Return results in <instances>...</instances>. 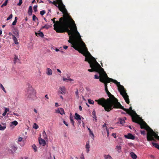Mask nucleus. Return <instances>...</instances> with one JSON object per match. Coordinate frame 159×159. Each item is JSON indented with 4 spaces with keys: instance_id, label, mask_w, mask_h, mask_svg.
Masks as SVG:
<instances>
[{
    "instance_id": "obj_31",
    "label": "nucleus",
    "mask_w": 159,
    "mask_h": 159,
    "mask_svg": "<svg viewBox=\"0 0 159 159\" xmlns=\"http://www.w3.org/2000/svg\"><path fill=\"white\" fill-rule=\"evenodd\" d=\"M85 148L87 149H89L90 148L89 143V141L86 142V145L85 146Z\"/></svg>"
},
{
    "instance_id": "obj_47",
    "label": "nucleus",
    "mask_w": 159,
    "mask_h": 159,
    "mask_svg": "<svg viewBox=\"0 0 159 159\" xmlns=\"http://www.w3.org/2000/svg\"><path fill=\"white\" fill-rule=\"evenodd\" d=\"M8 2V0H6L5 1V2L4 3H3V5H5V6H6V5L7 4Z\"/></svg>"
},
{
    "instance_id": "obj_20",
    "label": "nucleus",
    "mask_w": 159,
    "mask_h": 159,
    "mask_svg": "<svg viewBox=\"0 0 159 159\" xmlns=\"http://www.w3.org/2000/svg\"><path fill=\"white\" fill-rule=\"evenodd\" d=\"M57 113H59L61 115L64 114V110L62 108H60V109H58V111H57Z\"/></svg>"
},
{
    "instance_id": "obj_21",
    "label": "nucleus",
    "mask_w": 159,
    "mask_h": 159,
    "mask_svg": "<svg viewBox=\"0 0 159 159\" xmlns=\"http://www.w3.org/2000/svg\"><path fill=\"white\" fill-rule=\"evenodd\" d=\"M131 157L134 159H136L137 158V155L133 152H131L130 153Z\"/></svg>"
},
{
    "instance_id": "obj_24",
    "label": "nucleus",
    "mask_w": 159,
    "mask_h": 159,
    "mask_svg": "<svg viewBox=\"0 0 159 159\" xmlns=\"http://www.w3.org/2000/svg\"><path fill=\"white\" fill-rule=\"evenodd\" d=\"M33 10H32V6H30L29 8V10L28 11V13L30 15H31L32 14Z\"/></svg>"
},
{
    "instance_id": "obj_11",
    "label": "nucleus",
    "mask_w": 159,
    "mask_h": 159,
    "mask_svg": "<svg viewBox=\"0 0 159 159\" xmlns=\"http://www.w3.org/2000/svg\"><path fill=\"white\" fill-rule=\"evenodd\" d=\"M124 137L125 138L133 140L135 139V137L130 133H128L127 135H125Z\"/></svg>"
},
{
    "instance_id": "obj_9",
    "label": "nucleus",
    "mask_w": 159,
    "mask_h": 159,
    "mask_svg": "<svg viewBox=\"0 0 159 159\" xmlns=\"http://www.w3.org/2000/svg\"><path fill=\"white\" fill-rule=\"evenodd\" d=\"M99 74V75H94V78L95 79H99L104 74H106V72L104 71L103 69L101 67L99 69V71L98 72H97Z\"/></svg>"
},
{
    "instance_id": "obj_4",
    "label": "nucleus",
    "mask_w": 159,
    "mask_h": 159,
    "mask_svg": "<svg viewBox=\"0 0 159 159\" xmlns=\"http://www.w3.org/2000/svg\"><path fill=\"white\" fill-rule=\"evenodd\" d=\"M128 111H125L127 113L131 116L132 120L133 122L137 123L140 125L141 129H145L147 131H150L148 133L147 136V140L148 141H152L154 140L152 134L155 133L143 120L140 121V117L136 113V112L132 109V107H130L129 109H127Z\"/></svg>"
},
{
    "instance_id": "obj_19",
    "label": "nucleus",
    "mask_w": 159,
    "mask_h": 159,
    "mask_svg": "<svg viewBox=\"0 0 159 159\" xmlns=\"http://www.w3.org/2000/svg\"><path fill=\"white\" fill-rule=\"evenodd\" d=\"M13 34H14V35H15L16 37H17V38H19V31L17 30H15L13 32Z\"/></svg>"
},
{
    "instance_id": "obj_30",
    "label": "nucleus",
    "mask_w": 159,
    "mask_h": 159,
    "mask_svg": "<svg viewBox=\"0 0 159 159\" xmlns=\"http://www.w3.org/2000/svg\"><path fill=\"white\" fill-rule=\"evenodd\" d=\"M116 148L119 152H121V147L120 146H117Z\"/></svg>"
},
{
    "instance_id": "obj_63",
    "label": "nucleus",
    "mask_w": 159,
    "mask_h": 159,
    "mask_svg": "<svg viewBox=\"0 0 159 159\" xmlns=\"http://www.w3.org/2000/svg\"><path fill=\"white\" fill-rule=\"evenodd\" d=\"M55 106L56 107H58V103H55Z\"/></svg>"
},
{
    "instance_id": "obj_17",
    "label": "nucleus",
    "mask_w": 159,
    "mask_h": 159,
    "mask_svg": "<svg viewBox=\"0 0 159 159\" xmlns=\"http://www.w3.org/2000/svg\"><path fill=\"white\" fill-rule=\"evenodd\" d=\"M126 120V118L124 117L119 118V121L121 124L123 125L125 123V120Z\"/></svg>"
},
{
    "instance_id": "obj_42",
    "label": "nucleus",
    "mask_w": 159,
    "mask_h": 159,
    "mask_svg": "<svg viewBox=\"0 0 159 159\" xmlns=\"http://www.w3.org/2000/svg\"><path fill=\"white\" fill-rule=\"evenodd\" d=\"M22 3V0H20L19 3L17 4V5L19 6H20Z\"/></svg>"
},
{
    "instance_id": "obj_2",
    "label": "nucleus",
    "mask_w": 159,
    "mask_h": 159,
    "mask_svg": "<svg viewBox=\"0 0 159 159\" xmlns=\"http://www.w3.org/2000/svg\"><path fill=\"white\" fill-rule=\"evenodd\" d=\"M63 13V17L59 18V21H55L56 18L51 19L54 25V29L58 33H63L67 31L69 34L72 33L71 30H69L71 27V24L74 23V21L69 14L67 12L61 11Z\"/></svg>"
},
{
    "instance_id": "obj_29",
    "label": "nucleus",
    "mask_w": 159,
    "mask_h": 159,
    "mask_svg": "<svg viewBox=\"0 0 159 159\" xmlns=\"http://www.w3.org/2000/svg\"><path fill=\"white\" fill-rule=\"evenodd\" d=\"M9 111V108H5V111L3 113V114H2V116H5V115H6L7 112L8 111Z\"/></svg>"
},
{
    "instance_id": "obj_59",
    "label": "nucleus",
    "mask_w": 159,
    "mask_h": 159,
    "mask_svg": "<svg viewBox=\"0 0 159 159\" xmlns=\"http://www.w3.org/2000/svg\"><path fill=\"white\" fill-rule=\"evenodd\" d=\"M22 159H28V158L27 157H22Z\"/></svg>"
},
{
    "instance_id": "obj_18",
    "label": "nucleus",
    "mask_w": 159,
    "mask_h": 159,
    "mask_svg": "<svg viewBox=\"0 0 159 159\" xmlns=\"http://www.w3.org/2000/svg\"><path fill=\"white\" fill-rule=\"evenodd\" d=\"M75 118L77 120H80L81 119V117L77 113H76L75 114V116H74Z\"/></svg>"
},
{
    "instance_id": "obj_62",
    "label": "nucleus",
    "mask_w": 159,
    "mask_h": 159,
    "mask_svg": "<svg viewBox=\"0 0 159 159\" xmlns=\"http://www.w3.org/2000/svg\"><path fill=\"white\" fill-rule=\"evenodd\" d=\"M112 135L114 137V138H116V134L113 133Z\"/></svg>"
},
{
    "instance_id": "obj_40",
    "label": "nucleus",
    "mask_w": 159,
    "mask_h": 159,
    "mask_svg": "<svg viewBox=\"0 0 159 159\" xmlns=\"http://www.w3.org/2000/svg\"><path fill=\"white\" fill-rule=\"evenodd\" d=\"M38 20V18L36 17V16L34 15H33V20L34 21L35 20Z\"/></svg>"
},
{
    "instance_id": "obj_38",
    "label": "nucleus",
    "mask_w": 159,
    "mask_h": 159,
    "mask_svg": "<svg viewBox=\"0 0 159 159\" xmlns=\"http://www.w3.org/2000/svg\"><path fill=\"white\" fill-rule=\"evenodd\" d=\"M33 128L35 129H37L39 128V126L36 123H34Z\"/></svg>"
},
{
    "instance_id": "obj_53",
    "label": "nucleus",
    "mask_w": 159,
    "mask_h": 159,
    "mask_svg": "<svg viewBox=\"0 0 159 159\" xmlns=\"http://www.w3.org/2000/svg\"><path fill=\"white\" fill-rule=\"evenodd\" d=\"M80 159H84V155L82 154L80 157Z\"/></svg>"
},
{
    "instance_id": "obj_58",
    "label": "nucleus",
    "mask_w": 159,
    "mask_h": 159,
    "mask_svg": "<svg viewBox=\"0 0 159 159\" xmlns=\"http://www.w3.org/2000/svg\"><path fill=\"white\" fill-rule=\"evenodd\" d=\"M67 78H68V80H70V81H71L72 80H73L72 79H71L70 77H68Z\"/></svg>"
},
{
    "instance_id": "obj_15",
    "label": "nucleus",
    "mask_w": 159,
    "mask_h": 159,
    "mask_svg": "<svg viewBox=\"0 0 159 159\" xmlns=\"http://www.w3.org/2000/svg\"><path fill=\"white\" fill-rule=\"evenodd\" d=\"M39 142L40 144H42L43 146H44L46 144V142L43 139H39Z\"/></svg>"
},
{
    "instance_id": "obj_23",
    "label": "nucleus",
    "mask_w": 159,
    "mask_h": 159,
    "mask_svg": "<svg viewBox=\"0 0 159 159\" xmlns=\"http://www.w3.org/2000/svg\"><path fill=\"white\" fill-rule=\"evenodd\" d=\"M3 125V126L0 125V130H4L6 128V125L5 123L2 124Z\"/></svg>"
},
{
    "instance_id": "obj_10",
    "label": "nucleus",
    "mask_w": 159,
    "mask_h": 159,
    "mask_svg": "<svg viewBox=\"0 0 159 159\" xmlns=\"http://www.w3.org/2000/svg\"><path fill=\"white\" fill-rule=\"evenodd\" d=\"M50 3H52L54 5H55L56 7H58L59 10L61 11H64V10L62 8V7H61L60 5H59V4L58 5H57L58 4L57 2L55 1H53V2L51 1H49Z\"/></svg>"
},
{
    "instance_id": "obj_5",
    "label": "nucleus",
    "mask_w": 159,
    "mask_h": 159,
    "mask_svg": "<svg viewBox=\"0 0 159 159\" xmlns=\"http://www.w3.org/2000/svg\"><path fill=\"white\" fill-rule=\"evenodd\" d=\"M83 54L85 57V61L88 62L90 67L91 68V69H88V71L90 72H98L99 69L101 67L95 58L91 55L88 50H86Z\"/></svg>"
},
{
    "instance_id": "obj_57",
    "label": "nucleus",
    "mask_w": 159,
    "mask_h": 159,
    "mask_svg": "<svg viewBox=\"0 0 159 159\" xmlns=\"http://www.w3.org/2000/svg\"><path fill=\"white\" fill-rule=\"evenodd\" d=\"M8 35L10 36H13V35L12 33L11 32H9L8 33Z\"/></svg>"
},
{
    "instance_id": "obj_13",
    "label": "nucleus",
    "mask_w": 159,
    "mask_h": 159,
    "mask_svg": "<svg viewBox=\"0 0 159 159\" xmlns=\"http://www.w3.org/2000/svg\"><path fill=\"white\" fill-rule=\"evenodd\" d=\"M59 89L61 90L60 92L62 94H64L66 93V89L64 86L60 87Z\"/></svg>"
},
{
    "instance_id": "obj_64",
    "label": "nucleus",
    "mask_w": 159,
    "mask_h": 159,
    "mask_svg": "<svg viewBox=\"0 0 159 159\" xmlns=\"http://www.w3.org/2000/svg\"><path fill=\"white\" fill-rule=\"evenodd\" d=\"M156 138L159 140V136H158L157 135L156 136Z\"/></svg>"
},
{
    "instance_id": "obj_39",
    "label": "nucleus",
    "mask_w": 159,
    "mask_h": 159,
    "mask_svg": "<svg viewBox=\"0 0 159 159\" xmlns=\"http://www.w3.org/2000/svg\"><path fill=\"white\" fill-rule=\"evenodd\" d=\"M46 13L45 10H42L40 11V14L41 15L43 16Z\"/></svg>"
},
{
    "instance_id": "obj_34",
    "label": "nucleus",
    "mask_w": 159,
    "mask_h": 159,
    "mask_svg": "<svg viewBox=\"0 0 159 159\" xmlns=\"http://www.w3.org/2000/svg\"><path fill=\"white\" fill-rule=\"evenodd\" d=\"M33 148L34 149V152H35L37 150V147L35 144H34L32 146Z\"/></svg>"
},
{
    "instance_id": "obj_60",
    "label": "nucleus",
    "mask_w": 159,
    "mask_h": 159,
    "mask_svg": "<svg viewBox=\"0 0 159 159\" xmlns=\"http://www.w3.org/2000/svg\"><path fill=\"white\" fill-rule=\"evenodd\" d=\"M45 97L48 99L49 98L48 97V95L47 94L45 95Z\"/></svg>"
},
{
    "instance_id": "obj_1",
    "label": "nucleus",
    "mask_w": 159,
    "mask_h": 159,
    "mask_svg": "<svg viewBox=\"0 0 159 159\" xmlns=\"http://www.w3.org/2000/svg\"><path fill=\"white\" fill-rule=\"evenodd\" d=\"M68 29L71 30V34H69L67 31L65 32H67L69 36L70 39L68 40V42L72 44V47L83 54L88 50L85 43L82 40L80 33L77 30L74 21V23L71 24V27L69 28Z\"/></svg>"
},
{
    "instance_id": "obj_48",
    "label": "nucleus",
    "mask_w": 159,
    "mask_h": 159,
    "mask_svg": "<svg viewBox=\"0 0 159 159\" xmlns=\"http://www.w3.org/2000/svg\"><path fill=\"white\" fill-rule=\"evenodd\" d=\"M63 80L64 81H65L66 82H68V78H64L63 77Z\"/></svg>"
},
{
    "instance_id": "obj_3",
    "label": "nucleus",
    "mask_w": 159,
    "mask_h": 159,
    "mask_svg": "<svg viewBox=\"0 0 159 159\" xmlns=\"http://www.w3.org/2000/svg\"><path fill=\"white\" fill-rule=\"evenodd\" d=\"M105 90L109 98L106 100L103 98H100L95 100V101L98 104L103 107L105 111L109 112L113 108H120L124 111H128V110L124 108L118 102V100L109 92L108 89Z\"/></svg>"
},
{
    "instance_id": "obj_16",
    "label": "nucleus",
    "mask_w": 159,
    "mask_h": 159,
    "mask_svg": "<svg viewBox=\"0 0 159 159\" xmlns=\"http://www.w3.org/2000/svg\"><path fill=\"white\" fill-rule=\"evenodd\" d=\"M20 61L18 57L16 55H15L14 59L13 60V62L15 64H16L17 62H18Z\"/></svg>"
},
{
    "instance_id": "obj_28",
    "label": "nucleus",
    "mask_w": 159,
    "mask_h": 159,
    "mask_svg": "<svg viewBox=\"0 0 159 159\" xmlns=\"http://www.w3.org/2000/svg\"><path fill=\"white\" fill-rule=\"evenodd\" d=\"M152 143L154 146L159 150V145L158 144L154 142H152Z\"/></svg>"
},
{
    "instance_id": "obj_52",
    "label": "nucleus",
    "mask_w": 159,
    "mask_h": 159,
    "mask_svg": "<svg viewBox=\"0 0 159 159\" xmlns=\"http://www.w3.org/2000/svg\"><path fill=\"white\" fill-rule=\"evenodd\" d=\"M75 93L77 96H78L79 93L77 90V91L75 92Z\"/></svg>"
},
{
    "instance_id": "obj_35",
    "label": "nucleus",
    "mask_w": 159,
    "mask_h": 159,
    "mask_svg": "<svg viewBox=\"0 0 159 159\" xmlns=\"http://www.w3.org/2000/svg\"><path fill=\"white\" fill-rule=\"evenodd\" d=\"M49 27H50V26L49 25H45L44 26H43L41 28V29H43V28H46L47 29H48L49 28Z\"/></svg>"
},
{
    "instance_id": "obj_6",
    "label": "nucleus",
    "mask_w": 159,
    "mask_h": 159,
    "mask_svg": "<svg viewBox=\"0 0 159 159\" xmlns=\"http://www.w3.org/2000/svg\"><path fill=\"white\" fill-rule=\"evenodd\" d=\"M114 83L118 86L119 91L120 92V94L122 96L125 100L126 103L128 104L129 103V96L126 92L124 86L120 84V83L118 82L117 80H114Z\"/></svg>"
},
{
    "instance_id": "obj_61",
    "label": "nucleus",
    "mask_w": 159,
    "mask_h": 159,
    "mask_svg": "<svg viewBox=\"0 0 159 159\" xmlns=\"http://www.w3.org/2000/svg\"><path fill=\"white\" fill-rule=\"evenodd\" d=\"M57 71L59 72L60 73H61V71L58 69H57Z\"/></svg>"
},
{
    "instance_id": "obj_49",
    "label": "nucleus",
    "mask_w": 159,
    "mask_h": 159,
    "mask_svg": "<svg viewBox=\"0 0 159 159\" xmlns=\"http://www.w3.org/2000/svg\"><path fill=\"white\" fill-rule=\"evenodd\" d=\"M70 122L74 120L73 117L71 116H70Z\"/></svg>"
},
{
    "instance_id": "obj_44",
    "label": "nucleus",
    "mask_w": 159,
    "mask_h": 159,
    "mask_svg": "<svg viewBox=\"0 0 159 159\" xmlns=\"http://www.w3.org/2000/svg\"><path fill=\"white\" fill-rule=\"evenodd\" d=\"M89 134H90V135H91L93 137H94V135L93 134V132L91 130V131H90L89 132Z\"/></svg>"
},
{
    "instance_id": "obj_56",
    "label": "nucleus",
    "mask_w": 159,
    "mask_h": 159,
    "mask_svg": "<svg viewBox=\"0 0 159 159\" xmlns=\"http://www.w3.org/2000/svg\"><path fill=\"white\" fill-rule=\"evenodd\" d=\"M79 109L80 111H81L82 110V107L81 106H80L79 107Z\"/></svg>"
},
{
    "instance_id": "obj_32",
    "label": "nucleus",
    "mask_w": 159,
    "mask_h": 159,
    "mask_svg": "<svg viewBox=\"0 0 159 159\" xmlns=\"http://www.w3.org/2000/svg\"><path fill=\"white\" fill-rule=\"evenodd\" d=\"M11 124L16 126L17 125L18 122L16 120H14L11 122Z\"/></svg>"
},
{
    "instance_id": "obj_14",
    "label": "nucleus",
    "mask_w": 159,
    "mask_h": 159,
    "mask_svg": "<svg viewBox=\"0 0 159 159\" xmlns=\"http://www.w3.org/2000/svg\"><path fill=\"white\" fill-rule=\"evenodd\" d=\"M52 70L51 69L49 68H47V71L46 72V73L48 75H52Z\"/></svg>"
},
{
    "instance_id": "obj_43",
    "label": "nucleus",
    "mask_w": 159,
    "mask_h": 159,
    "mask_svg": "<svg viewBox=\"0 0 159 159\" xmlns=\"http://www.w3.org/2000/svg\"><path fill=\"white\" fill-rule=\"evenodd\" d=\"M23 139V138L21 137H19L18 138V142H21Z\"/></svg>"
},
{
    "instance_id": "obj_26",
    "label": "nucleus",
    "mask_w": 159,
    "mask_h": 159,
    "mask_svg": "<svg viewBox=\"0 0 159 159\" xmlns=\"http://www.w3.org/2000/svg\"><path fill=\"white\" fill-rule=\"evenodd\" d=\"M35 34L36 36H38V35H39V36L41 37H43L44 36V34L43 33L41 32H40L38 33H36Z\"/></svg>"
},
{
    "instance_id": "obj_46",
    "label": "nucleus",
    "mask_w": 159,
    "mask_h": 159,
    "mask_svg": "<svg viewBox=\"0 0 159 159\" xmlns=\"http://www.w3.org/2000/svg\"><path fill=\"white\" fill-rule=\"evenodd\" d=\"M140 132L142 134L144 135L145 134V131L144 130H141Z\"/></svg>"
},
{
    "instance_id": "obj_50",
    "label": "nucleus",
    "mask_w": 159,
    "mask_h": 159,
    "mask_svg": "<svg viewBox=\"0 0 159 159\" xmlns=\"http://www.w3.org/2000/svg\"><path fill=\"white\" fill-rule=\"evenodd\" d=\"M16 22H17V21H15V20H14V21L13 22V23H12V25H16Z\"/></svg>"
},
{
    "instance_id": "obj_54",
    "label": "nucleus",
    "mask_w": 159,
    "mask_h": 159,
    "mask_svg": "<svg viewBox=\"0 0 159 159\" xmlns=\"http://www.w3.org/2000/svg\"><path fill=\"white\" fill-rule=\"evenodd\" d=\"M70 122L72 124L73 126L74 127L75 126V125H74L75 122H74V121L73 120V121H71Z\"/></svg>"
},
{
    "instance_id": "obj_41",
    "label": "nucleus",
    "mask_w": 159,
    "mask_h": 159,
    "mask_svg": "<svg viewBox=\"0 0 159 159\" xmlns=\"http://www.w3.org/2000/svg\"><path fill=\"white\" fill-rule=\"evenodd\" d=\"M12 17V14H11L9 17L7 18V20H8L11 19Z\"/></svg>"
},
{
    "instance_id": "obj_55",
    "label": "nucleus",
    "mask_w": 159,
    "mask_h": 159,
    "mask_svg": "<svg viewBox=\"0 0 159 159\" xmlns=\"http://www.w3.org/2000/svg\"><path fill=\"white\" fill-rule=\"evenodd\" d=\"M68 48V46H63V48L65 49H67V48Z\"/></svg>"
},
{
    "instance_id": "obj_33",
    "label": "nucleus",
    "mask_w": 159,
    "mask_h": 159,
    "mask_svg": "<svg viewBox=\"0 0 159 159\" xmlns=\"http://www.w3.org/2000/svg\"><path fill=\"white\" fill-rule=\"evenodd\" d=\"M0 88H1L3 90V91L5 93H6V91L4 88V87L0 83Z\"/></svg>"
},
{
    "instance_id": "obj_8",
    "label": "nucleus",
    "mask_w": 159,
    "mask_h": 159,
    "mask_svg": "<svg viewBox=\"0 0 159 159\" xmlns=\"http://www.w3.org/2000/svg\"><path fill=\"white\" fill-rule=\"evenodd\" d=\"M36 92L34 89L30 86H29L27 90L26 95L30 99H33L35 97Z\"/></svg>"
},
{
    "instance_id": "obj_36",
    "label": "nucleus",
    "mask_w": 159,
    "mask_h": 159,
    "mask_svg": "<svg viewBox=\"0 0 159 159\" xmlns=\"http://www.w3.org/2000/svg\"><path fill=\"white\" fill-rule=\"evenodd\" d=\"M88 102L89 103L91 104H93L94 103L93 101L92 100H91L90 99H88Z\"/></svg>"
},
{
    "instance_id": "obj_12",
    "label": "nucleus",
    "mask_w": 159,
    "mask_h": 159,
    "mask_svg": "<svg viewBox=\"0 0 159 159\" xmlns=\"http://www.w3.org/2000/svg\"><path fill=\"white\" fill-rule=\"evenodd\" d=\"M11 149L8 150L9 152L11 153H13L15 152L17 149L16 147H15L14 145H12L11 147Z\"/></svg>"
},
{
    "instance_id": "obj_27",
    "label": "nucleus",
    "mask_w": 159,
    "mask_h": 159,
    "mask_svg": "<svg viewBox=\"0 0 159 159\" xmlns=\"http://www.w3.org/2000/svg\"><path fill=\"white\" fill-rule=\"evenodd\" d=\"M42 134L43 136V138L44 139H48L47 136L46 134V132L45 131H43V133Z\"/></svg>"
},
{
    "instance_id": "obj_7",
    "label": "nucleus",
    "mask_w": 159,
    "mask_h": 159,
    "mask_svg": "<svg viewBox=\"0 0 159 159\" xmlns=\"http://www.w3.org/2000/svg\"><path fill=\"white\" fill-rule=\"evenodd\" d=\"M114 80H115L108 77L107 74H104L100 79V81L104 84L105 90L108 89L107 84L111 82L114 83Z\"/></svg>"
},
{
    "instance_id": "obj_25",
    "label": "nucleus",
    "mask_w": 159,
    "mask_h": 159,
    "mask_svg": "<svg viewBox=\"0 0 159 159\" xmlns=\"http://www.w3.org/2000/svg\"><path fill=\"white\" fill-rule=\"evenodd\" d=\"M104 157L105 159H112V157L109 155H104Z\"/></svg>"
},
{
    "instance_id": "obj_22",
    "label": "nucleus",
    "mask_w": 159,
    "mask_h": 159,
    "mask_svg": "<svg viewBox=\"0 0 159 159\" xmlns=\"http://www.w3.org/2000/svg\"><path fill=\"white\" fill-rule=\"evenodd\" d=\"M12 39L15 44H18L19 43L18 42L17 39L15 35H13Z\"/></svg>"
},
{
    "instance_id": "obj_37",
    "label": "nucleus",
    "mask_w": 159,
    "mask_h": 159,
    "mask_svg": "<svg viewBox=\"0 0 159 159\" xmlns=\"http://www.w3.org/2000/svg\"><path fill=\"white\" fill-rule=\"evenodd\" d=\"M37 5H35L34 6V10L35 12H36L37 11Z\"/></svg>"
},
{
    "instance_id": "obj_45",
    "label": "nucleus",
    "mask_w": 159,
    "mask_h": 159,
    "mask_svg": "<svg viewBox=\"0 0 159 159\" xmlns=\"http://www.w3.org/2000/svg\"><path fill=\"white\" fill-rule=\"evenodd\" d=\"M92 115L93 116V118H94V117H96V114H95V111H93L92 112Z\"/></svg>"
},
{
    "instance_id": "obj_51",
    "label": "nucleus",
    "mask_w": 159,
    "mask_h": 159,
    "mask_svg": "<svg viewBox=\"0 0 159 159\" xmlns=\"http://www.w3.org/2000/svg\"><path fill=\"white\" fill-rule=\"evenodd\" d=\"M63 123H64V124L66 125V126H68L67 123L66 122V121H65V120H64L63 121Z\"/></svg>"
}]
</instances>
